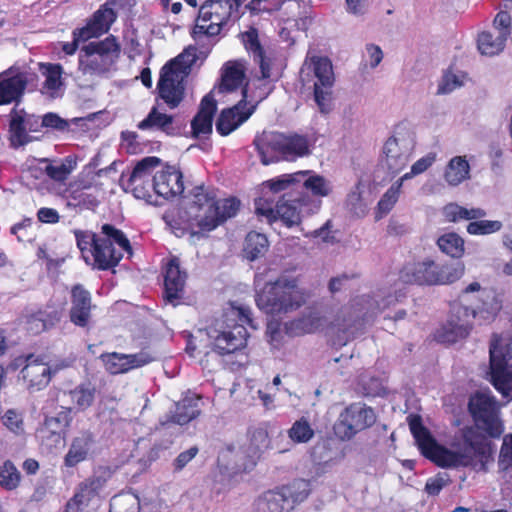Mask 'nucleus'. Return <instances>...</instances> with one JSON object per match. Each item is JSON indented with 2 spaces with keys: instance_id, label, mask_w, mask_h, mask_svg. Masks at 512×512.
I'll return each instance as SVG.
<instances>
[{
  "instance_id": "obj_1",
  "label": "nucleus",
  "mask_w": 512,
  "mask_h": 512,
  "mask_svg": "<svg viewBox=\"0 0 512 512\" xmlns=\"http://www.w3.org/2000/svg\"><path fill=\"white\" fill-rule=\"evenodd\" d=\"M476 427H464L453 437L450 448L439 445L429 430L422 425L419 416L409 417V427L421 453L443 468L471 467L486 471L492 461L493 444L479 430L492 438L504 432L499 418V408L490 391H478L470 397L468 404Z\"/></svg>"
},
{
  "instance_id": "obj_2",
  "label": "nucleus",
  "mask_w": 512,
  "mask_h": 512,
  "mask_svg": "<svg viewBox=\"0 0 512 512\" xmlns=\"http://www.w3.org/2000/svg\"><path fill=\"white\" fill-rule=\"evenodd\" d=\"M239 207L236 198L218 199L214 190L196 186L191 191L188 213L200 231L211 232L234 217Z\"/></svg>"
},
{
  "instance_id": "obj_3",
  "label": "nucleus",
  "mask_w": 512,
  "mask_h": 512,
  "mask_svg": "<svg viewBox=\"0 0 512 512\" xmlns=\"http://www.w3.org/2000/svg\"><path fill=\"white\" fill-rule=\"evenodd\" d=\"M250 309L242 306H231L223 315L206 329V336L212 349L218 354H230L245 347L247 330L245 324L250 325Z\"/></svg>"
},
{
  "instance_id": "obj_4",
  "label": "nucleus",
  "mask_w": 512,
  "mask_h": 512,
  "mask_svg": "<svg viewBox=\"0 0 512 512\" xmlns=\"http://www.w3.org/2000/svg\"><path fill=\"white\" fill-rule=\"evenodd\" d=\"M303 86L313 88V98L318 111L327 115L334 108L333 86L335 82L331 61L327 57L307 53L299 72Z\"/></svg>"
},
{
  "instance_id": "obj_5",
  "label": "nucleus",
  "mask_w": 512,
  "mask_h": 512,
  "mask_svg": "<svg viewBox=\"0 0 512 512\" xmlns=\"http://www.w3.org/2000/svg\"><path fill=\"white\" fill-rule=\"evenodd\" d=\"M306 298L307 294L299 287L298 279L283 274L274 282L265 284L256 295V304L267 314L279 315L298 309Z\"/></svg>"
},
{
  "instance_id": "obj_6",
  "label": "nucleus",
  "mask_w": 512,
  "mask_h": 512,
  "mask_svg": "<svg viewBox=\"0 0 512 512\" xmlns=\"http://www.w3.org/2000/svg\"><path fill=\"white\" fill-rule=\"evenodd\" d=\"M254 145L264 165L279 159L295 161L311 153L309 138L297 133L263 132L256 136Z\"/></svg>"
},
{
  "instance_id": "obj_7",
  "label": "nucleus",
  "mask_w": 512,
  "mask_h": 512,
  "mask_svg": "<svg viewBox=\"0 0 512 512\" xmlns=\"http://www.w3.org/2000/svg\"><path fill=\"white\" fill-rule=\"evenodd\" d=\"M196 60L197 48L190 45L161 69L157 89L161 99L170 108H176L183 100L185 79Z\"/></svg>"
},
{
  "instance_id": "obj_8",
  "label": "nucleus",
  "mask_w": 512,
  "mask_h": 512,
  "mask_svg": "<svg viewBox=\"0 0 512 512\" xmlns=\"http://www.w3.org/2000/svg\"><path fill=\"white\" fill-rule=\"evenodd\" d=\"M102 237L90 255L93 268L108 270L118 265L124 252L131 254V245L125 234L111 224L101 228Z\"/></svg>"
},
{
  "instance_id": "obj_9",
  "label": "nucleus",
  "mask_w": 512,
  "mask_h": 512,
  "mask_svg": "<svg viewBox=\"0 0 512 512\" xmlns=\"http://www.w3.org/2000/svg\"><path fill=\"white\" fill-rule=\"evenodd\" d=\"M310 483L304 479L294 480L292 483L278 490L267 491L254 502L255 512H292L310 494Z\"/></svg>"
},
{
  "instance_id": "obj_10",
  "label": "nucleus",
  "mask_w": 512,
  "mask_h": 512,
  "mask_svg": "<svg viewBox=\"0 0 512 512\" xmlns=\"http://www.w3.org/2000/svg\"><path fill=\"white\" fill-rule=\"evenodd\" d=\"M491 382L503 397L512 398V347L508 337L493 335L490 343Z\"/></svg>"
},
{
  "instance_id": "obj_11",
  "label": "nucleus",
  "mask_w": 512,
  "mask_h": 512,
  "mask_svg": "<svg viewBox=\"0 0 512 512\" xmlns=\"http://www.w3.org/2000/svg\"><path fill=\"white\" fill-rule=\"evenodd\" d=\"M415 134L405 124L395 127L383 146V166L391 175L400 173L409 163L415 148Z\"/></svg>"
},
{
  "instance_id": "obj_12",
  "label": "nucleus",
  "mask_w": 512,
  "mask_h": 512,
  "mask_svg": "<svg viewBox=\"0 0 512 512\" xmlns=\"http://www.w3.org/2000/svg\"><path fill=\"white\" fill-rule=\"evenodd\" d=\"M119 54V46L110 36L85 45L79 55V68L84 74H103L112 67Z\"/></svg>"
},
{
  "instance_id": "obj_13",
  "label": "nucleus",
  "mask_w": 512,
  "mask_h": 512,
  "mask_svg": "<svg viewBox=\"0 0 512 512\" xmlns=\"http://www.w3.org/2000/svg\"><path fill=\"white\" fill-rule=\"evenodd\" d=\"M376 419V414L371 407L361 402L352 403L339 414L333 425V431L338 439L348 441L359 432L373 426Z\"/></svg>"
},
{
  "instance_id": "obj_14",
  "label": "nucleus",
  "mask_w": 512,
  "mask_h": 512,
  "mask_svg": "<svg viewBox=\"0 0 512 512\" xmlns=\"http://www.w3.org/2000/svg\"><path fill=\"white\" fill-rule=\"evenodd\" d=\"M108 477V472L98 471L80 483L74 496L67 502L64 512H95Z\"/></svg>"
},
{
  "instance_id": "obj_15",
  "label": "nucleus",
  "mask_w": 512,
  "mask_h": 512,
  "mask_svg": "<svg viewBox=\"0 0 512 512\" xmlns=\"http://www.w3.org/2000/svg\"><path fill=\"white\" fill-rule=\"evenodd\" d=\"M263 92H260L257 96L258 99L255 104H250L246 101L247 89L242 90L243 98L233 107L222 110L217 121L216 131L222 135L227 136L242 125L248 118L253 114L256 109V105L264 100L273 90L271 85H264Z\"/></svg>"
},
{
  "instance_id": "obj_16",
  "label": "nucleus",
  "mask_w": 512,
  "mask_h": 512,
  "mask_svg": "<svg viewBox=\"0 0 512 512\" xmlns=\"http://www.w3.org/2000/svg\"><path fill=\"white\" fill-rule=\"evenodd\" d=\"M24 364L21 369L22 379L27 382L30 389L41 390L46 387L53 374L68 367L66 361H61L54 365H48L47 363L35 358L33 355H29L25 359L18 358L12 364L14 369Z\"/></svg>"
},
{
  "instance_id": "obj_17",
  "label": "nucleus",
  "mask_w": 512,
  "mask_h": 512,
  "mask_svg": "<svg viewBox=\"0 0 512 512\" xmlns=\"http://www.w3.org/2000/svg\"><path fill=\"white\" fill-rule=\"evenodd\" d=\"M247 7L251 11H274L283 7L287 20H293L295 25L306 30L313 21L310 7L300 0H251Z\"/></svg>"
},
{
  "instance_id": "obj_18",
  "label": "nucleus",
  "mask_w": 512,
  "mask_h": 512,
  "mask_svg": "<svg viewBox=\"0 0 512 512\" xmlns=\"http://www.w3.org/2000/svg\"><path fill=\"white\" fill-rule=\"evenodd\" d=\"M35 74L26 67L12 66L0 74V105L17 101Z\"/></svg>"
},
{
  "instance_id": "obj_19",
  "label": "nucleus",
  "mask_w": 512,
  "mask_h": 512,
  "mask_svg": "<svg viewBox=\"0 0 512 512\" xmlns=\"http://www.w3.org/2000/svg\"><path fill=\"white\" fill-rule=\"evenodd\" d=\"M473 314L470 307L457 305L447 322L437 331L436 339L441 343H455L468 336L472 328Z\"/></svg>"
},
{
  "instance_id": "obj_20",
  "label": "nucleus",
  "mask_w": 512,
  "mask_h": 512,
  "mask_svg": "<svg viewBox=\"0 0 512 512\" xmlns=\"http://www.w3.org/2000/svg\"><path fill=\"white\" fill-rule=\"evenodd\" d=\"M159 164L160 159L158 157L149 156L139 161L131 171L127 187L132 190L137 199L150 197V187H152L150 177Z\"/></svg>"
},
{
  "instance_id": "obj_21",
  "label": "nucleus",
  "mask_w": 512,
  "mask_h": 512,
  "mask_svg": "<svg viewBox=\"0 0 512 512\" xmlns=\"http://www.w3.org/2000/svg\"><path fill=\"white\" fill-rule=\"evenodd\" d=\"M228 22L229 20L222 19L218 15H211V17L206 15L203 17L202 8H200L191 36L196 44L207 47L209 51L216 43L213 38L220 34Z\"/></svg>"
},
{
  "instance_id": "obj_22",
  "label": "nucleus",
  "mask_w": 512,
  "mask_h": 512,
  "mask_svg": "<svg viewBox=\"0 0 512 512\" xmlns=\"http://www.w3.org/2000/svg\"><path fill=\"white\" fill-rule=\"evenodd\" d=\"M101 359L109 373L120 374L147 365L154 361L155 357L147 351H140L135 354H103Z\"/></svg>"
},
{
  "instance_id": "obj_23",
  "label": "nucleus",
  "mask_w": 512,
  "mask_h": 512,
  "mask_svg": "<svg viewBox=\"0 0 512 512\" xmlns=\"http://www.w3.org/2000/svg\"><path fill=\"white\" fill-rule=\"evenodd\" d=\"M397 301L398 296L396 295H388L386 297H382L381 300L371 299L369 297L361 299V303H357V306L360 307L357 309L358 314L356 319L353 321V324L346 325L345 329L348 334L353 336L355 331L360 330L362 326L371 321L377 313L388 308Z\"/></svg>"
},
{
  "instance_id": "obj_24",
  "label": "nucleus",
  "mask_w": 512,
  "mask_h": 512,
  "mask_svg": "<svg viewBox=\"0 0 512 512\" xmlns=\"http://www.w3.org/2000/svg\"><path fill=\"white\" fill-rule=\"evenodd\" d=\"M152 188L165 199L174 198L184 191L183 175L175 167L168 166L153 176Z\"/></svg>"
},
{
  "instance_id": "obj_25",
  "label": "nucleus",
  "mask_w": 512,
  "mask_h": 512,
  "mask_svg": "<svg viewBox=\"0 0 512 512\" xmlns=\"http://www.w3.org/2000/svg\"><path fill=\"white\" fill-rule=\"evenodd\" d=\"M435 268L436 262L425 258L419 262L407 263L401 269L399 277L407 284L436 285Z\"/></svg>"
},
{
  "instance_id": "obj_26",
  "label": "nucleus",
  "mask_w": 512,
  "mask_h": 512,
  "mask_svg": "<svg viewBox=\"0 0 512 512\" xmlns=\"http://www.w3.org/2000/svg\"><path fill=\"white\" fill-rule=\"evenodd\" d=\"M91 294L82 285H75L71 290V308L69 317L78 327H87L91 319Z\"/></svg>"
},
{
  "instance_id": "obj_27",
  "label": "nucleus",
  "mask_w": 512,
  "mask_h": 512,
  "mask_svg": "<svg viewBox=\"0 0 512 512\" xmlns=\"http://www.w3.org/2000/svg\"><path fill=\"white\" fill-rule=\"evenodd\" d=\"M187 274L180 269V261L178 258H171L165 268V295L168 302L177 305L184 293V286Z\"/></svg>"
},
{
  "instance_id": "obj_28",
  "label": "nucleus",
  "mask_w": 512,
  "mask_h": 512,
  "mask_svg": "<svg viewBox=\"0 0 512 512\" xmlns=\"http://www.w3.org/2000/svg\"><path fill=\"white\" fill-rule=\"evenodd\" d=\"M116 20V13L107 4L101 5L100 8L94 12L88 23L78 29V37L80 39H91L99 37L108 32L112 23Z\"/></svg>"
},
{
  "instance_id": "obj_29",
  "label": "nucleus",
  "mask_w": 512,
  "mask_h": 512,
  "mask_svg": "<svg viewBox=\"0 0 512 512\" xmlns=\"http://www.w3.org/2000/svg\"><path fill=\"white\" fill-rule=\"evenodd\" d=\"M216 110V100L210 92L201 100L199 111L191 122L193 136L200 137L212 132V121Z\"/></svg>"
},
{
  "instance_id": "obj_30",
  "label": "nucleus",
  "mask_w": 512,
  "mask_h": 512,
  "mask_svg": "<svg viewBox=\"0 0 512 512\" xmlns=\"http://www.w3.org/2000/svg\"><path fill=\"white\" fill-rule=\"evenodd\" d=\"M71 410V407L65 408L56 416L46 417L43 425L37 431L38 437L42 441L45 439H51L52 443H59L62 439L61 434L71 422Z\"/></svg>"
},
{
  "instance_id": "obj_31",
  "label": "nucleus",
  "mask_w": 512,
  "mask_h": 512,
  "mask_svg": "<svg viewBox=\"0 0 512 512\" xmlns=\"http://www.w3.org/2000/svg\"><path fill=\"white\" fill-rule=\"evenodd\" d=\"M137 126L142 131H159L168 136L179 133V127L175 124L173 116L160 112L157 107H153Z\"/></svg>"
},
{
  "instance_id": "obj_32",
  "label": "nucleus",
  "mask_w": 512,
  "mask_h": 512,
  "mask_svg": "<svg viewBox=\"0 0 512 512\" xmlns=\"http://www.w3.org/2000/svg\"><path fill=\"white\" fill-rule=\"evenodd\" d=\"M297 183L309 191L315 197H327L333 191V185L330 180L312 170L296 172Z\"/></svg>"
},
{
  "instance_id": "obj_33",
  "label": "nucleus",
  "mask_w": 512,
  "mask_h": 512,
  "mask_svg": "<svg viewBox=\"0 0 512 512\" xmlns=\"http://www.w3.org/2000/svg\"><path fill=\"white\" fill-rule=\"evenodd\" d=\"M306 200V197L286 198V195L283 196L276 204L277 218H280L289 227L299 224Z\"/></svg>"
},
{
  "instance_id": "obj_34",
  "label": "nucleus",
  "mask_w": 512,
  "mask_h": 512,
  "mask_svg": "<svg viewBox=\"0 0 512 512\" xmlns=\"http://www.w3.org/2000/svg\"><path fill=\"white\" fill-rule=\"evenodd\" d=\"M481 304L476 308H470L474 319L479 318L484 322L492 321L502 308V300L492 289H483L480 297Z\"/></svg>"
},
{
  "instance_id": "obj_35",
  "label": "nucleus",
  "mask_w": 512,
  "mask_h": 512,
  "mask_svg": "<svg viewBox=\"0 0 512 512\" xmlns=\"http://www.w3.org/2000/svg\"><path fill=\"white\" fill-rule=\"evenodd\" d=\"M245 78V65L243 61H228L222 68L221 83L218 92H232L242 86Z\"/></svg>"
},
{
  "instance_id": "obj_36",
  "label": "nucleus",
  "mask_w": 512,
  "mask_h": 512,
  "mask_svg": "<svg viewBox=\"0 0 512 512\" xmlns=\"http://www.w3.org/2000/svg\"><path fill=\"white\" fill-rule=\"evenodd\" d=\"M23 317L26 329L33 334H39L59 321V315L56 311L49 312L43 309H27Z\"/></svg>"
},
{
  "instance_id": "obj_37",
  "label": "nucleus",
  "mask_w": 512,
  "mask_h": 512,
  "mask_svg": "<svg viewBox=\"0 0 512 512\" xmlns=\"http://www.w3.org/2000/svg\"><path fill=\"white\" fill-rule=\"evenodd\" d=\"M200 398L195 395L186 396L175 404V409L171 411L169 419L164 422L185 425L195 419L200 414Z\"/></svg>"
},
{
  "instance_id": "obj_38",
  "label": "nucleus",
  "mask_w": 512,
  "mask_h": 512,
  "mask_svg": "<svg viewBox=\"0 0 512 512\" xmlns=\"http://www.w3.org/2000/svg\"><path fill=\"white\" fill-rule=\"evenodd\" d=\"M93 436L89 432H83L75 437L64 457V464L67 467H75L85 461L93 445Z\"/></svg>"
},
{
  "instance_id": "obj_39",
  "label": "nucleus",
  "mask_w": 512,
  "mask_h": 512,
  "mask_svg": "<svg viewBox=\"0 0 512 512\" xmlns=\"http://www.w3.org/2000/svg\"><path fill=\"white\" fill-rule=\"evenodd\" d=\"M41 74L45 77L41 92L51 98L59 96L62 86L63 69L60 64L38 63Z\"/></svg>"
},
{
  "instance_id": "obj_40",
  "label": "nucleus",
  "mask_w": 512,
  "mask_h": 512,
  "mask_svg": "<svg viewBox=\"0 0 512 512\" xmlns=\"http://www.w3.org/2000/svg\"><path fill=\"white\" fill-rule=\"evenodd\" d=\"M443 178L452 187H456L470 178V165L464 156H454L447 163Z\"/></svg>"
},
{
  "instance_id": "obj_41",
  "label": "nucleus",
  "mask_w": 512,
  "mask_h": 512,
  "mask_svg": "<svg viewBox=\"0 0 512 512\" xmlns=\"http://www.w3.org/2000/svg\"><path fill=\"white\" fill-rule=\"evenodd\" d=\"M250 439V458L251 465H255L256 460L270 447V438L268 435L267 427L259 425L253 427L249 431Z\"/></svg>"
},
{
  "instance_id": "obj_42",
  "label": "nucleus",
  "mask_w": 512,
  "mask_h": 512,
  "mask_svg": "<svg viewBox=\"0 0 512 512\" xmlns=\"http://www.w3.org/2000/svg\"><path fill=\"white\" fill-rule=\"evenodd\" d=\"M437 246L442 253L455 259L461 258L465 252L464 239L455 232H447L439 236Z\"/></svg>"
},
{
  "instance_id": "obj_43",
  "label": "nucleus",
  "mask_w": 512,
  "mask_h": 512,
  "mask_svg": "<svg viewBox=\"0 0 512 512\" xmlns=\"http://www.w3.org/2000/svg\"><path fill=\"white\" fill-rule=\"evenodd\" d=\"M78 411H84L90 407L95 398V388L90 384H80L68 393L63 394Z\"/></svg>"
},
{
  "instance_id": "obj_44",
  "label": "nucleus",
  "mask_w": 512,
  "mask_h": 512,
  "mask_svg": "<svg viewBox=\"0 0 512 512\" xmlns=\"http://www.w3.org/2000/svg\"><path fill=\"white\" fill-rule=\"evenodd\" d=\"M443 215L446 220L450 222H457L460 220L481 219L486 216V211L481 208L467 209L457 203H449L444 206Z\"/></svg>"
},
{
  "instance_id": "obj_45",
  "label": "nucleus",
  "mask_w": 512,
  "mask_h": 512,
  "mask_svg": "<svg viewBox=\"0 0 512 512\" xmlns=\"http://www.w3.org/2000/svg\"><path fill=\"white\" fill-rule=\"evenodd\" d=\"M403 182V179L399 178L382 195L375 211L376 220H380L393 209L399 199Z\"/></svg>"
},
{
  "instance_id": "obj_46",
  "label": "nucleus",
  "mask_w": 512,
  "mask_h": 512,
  "mask_svg": "<svg viewBox=\"0 0 512 512\" xmlns=\"http://www.w3.org/2000/svg\"><path fill=\"white\" fill-rule=\"evenodd\" d=\"M465 273V266L463 263H436L435 278L436 285L451 284L459 280Z\"/></svg>"
},
{
  "instance_id": "obj_47",
  "label": "nucleus",
  "mask_w": 512,
  "mask_h": 512,
  "mask_svg": "<svg viewBox=\"0 0 512 512\" xmlns=\"http://www.w3.org/2000/svg\"><path fill=\"white\" fill-rule=\"evenodd\" d=\"M268 246V239L264 234L252 231L246 236L244 252L247 259L253 261L264 255L268 250Z\"/></svg>"
},
{
  "instance_id": "obj_48",
  "label": "nucleus",
  "mask_w": 512,
  "mask_h": 512,
  "mask_svg": "<svg viewBox=\"0 0 512 512\" xmlns=\"http://www.w3.org/2000/svg\"><path fill=\"white\" fill-rule=\"evenodd\" d=\"M505 42L504 36L494 35L491 32H482L478 36V49L483 55L493 56L504 49Z\"/></svg>"
},
{
  "instance_id": "obj_49",
  "label": "nucleus",
  "mask_w": 512,
  "mask_h": 512,
  "mask_svg": "<svg viewBox=\"0 0 512 512\" xmlns=\"http://www.w3.org/2000/svg\"><path fill=\"white\" fill-rule=\"evenodd\" d=\"M465 74L461 71L446 70L437 86L438 95H447L464 86Z\"/></svg>"
},
{
  "instance_id": "obj_50",
  "label": "nucleus",
  "mask_w": 512,
  "mask_h": 512,
  "mask_svg": "<svg viewBox=\"0 0 512 512\" xmlns=\"http://www.w3.org/2000/svg\"><path fill=\"white\" fill-rule=\"evenodd\" d=\"M74 235L78 248L82 253V257L86 263H90V255L92 250L98 244V240L101 239V235H97L91 231L75 230Z\"/></svg>"
},
{
  "instance_id": "obj_51",
  "label": "nucleus",
  "mask_w": 512,
  "mask_h": 512,
  "mask_svg": "<svg viewBox=\"0 0 512 512\" xmlns=\"http://www.w3.org/2000/svg\"><path fill=\"white\" fill-rule=\"evenodd\" d=\"M10 141L13 147H20L29 142V136L21 113L14 111L10 121Z\"/></svg>"
},
{
  "instance_id": "obj_52",
  "label": "nucleus",
  "mask_w": 512,
  "mask_h": 512,
  "mask_svg": "<svg viewBox=\"0 0 512 512\" xmlns=\"http://www.w3.org/2000/svg\"><path fill=\"white\" fill-rule=\"evenodd\" d=\"M203 17L206 15L211 17V15H218L222 19H238L239 16L231 10V6H227L224 3H221L220 0H206L201 6Z\"/></svg>"
},
{
  "instance_id": "obj_53",
  "label": "nucleus",
  "mask_w": 512,
  "mask_h": 512,
  "mask_svg": "<svg viewBox=\"0 0 512 512\" xmlns=\"http://www.w3.org/2000/svg\"><path fill=\"white\" fill-rule=\"evenodd\" d=\"M289 438L296 443H306L314 436V431L309 422L302 418L293 423L288 430Z\"/></svg>"
},
{
  "instance_id": "obj_54",
  "label": "nucleus",
  "mask_w": 512,
  "mask_h": 512,
  "mask_svg": "<svg viewBox=\"0 0 512 512\" xmlns=\"http://www.w3.org/2000/svg\"><path fill=\"white\" fill-rule=\"evenodd\" d=\"M502 223L497 220H476L467 225V232L471 235H488L498 232Z\"/></svg>"
},
{
  "instance_id": "obj_55",
  "label": "nucleus",
  "mask_w": 512,
  "mask_h": 512,
  "mask_svg": "<svg viewBox=\"0 0 512 512\" xmlns=\"http://www.w3.org/2000/svg\"><path fill=\"white\" fill-rule=\"evenodd\" d=\"M20 480L19 472L11 461H5L0 468V485L6 489L15 488Z\"/></svg>"
},
{
  "instance_id": "obj_56",
  "label": "nucleus",
  "mask_w": 512,
  "mask_h": 512,
  "mask_svg": "<svg viewBox=\"0 0 512 512\" xmlns=\"http://www.w3.org/2000/svg\"><path fill=\"white\" fill-rule=\"evenodd\" d=\"M436 161V153L430 152L423 156L422 158L418 159L412 166L411 171L408 173H405L401 179L403 181L411 178L412 176L419 175L423 172H425L429 167L433 165V163Z\"/></svg>"
},
{
  "instance_id": "obj_57",
  "label": "nucleus",
  "mask_w": 512,
  "mask_h": 512,
  "mask_svg": "<svg viewBox=\"0 0 512 512\" xmlns=\"http://www.w3.org/2000/svg\"><path fill=\"white\" fill-rule=\"evenodd\" d=\"M451 482L450 476L446 472H441L427 480L425 491L432 496L438 495L440 491Z\"/></svg>"
},
{
  "instance_id": "obj_58",
  "label": "nucleus",
  "mask_w": 512,
  "mask_h": 512,
  "mask_svg": "<svg viewBox=\"0 0 512 512\" xmlns=\"http://www.w3.org/2000/svg\"><path fill=\"white\" fill-rule=\"evenodd\" d=\"M292 184H298L296 173L284 174L278 178L265 182L264 185L267 186L270 191L277 193L286 190Z\"/></svg>"
},
{
  "instance_id": "obj_59",
  "label": "nucleus",
  "mask_w": 512,
  "mask_h": 512,
  "mask_svg": "<svg viewBox=\"0 0 512 512\" xmlns=\"http://www.w3.org/2000/svg\"><path fill=\"white\" fill-rule=\"evenodd\" d=\"M347 205L358 217H362L368 212V205L362 200L358 187L349 193L347 197Z\"/></svg>"
},
{
  "instance_id": "obj_60",
  "label": "nucleus",
  "mask_w": 512,
  "mask_h": 512,
  "mask_svg": "<svg viewBox=\"0 0 512 512\" xmlns=\"http://www.w3.org/2000/svg\"><path fill=\"white\" fill-rule=\"evenodd\" d=\"M242 41L246 50L254 56L263 53L262 47L258 40V32L255 28H251L242 34Z\"/></svg>"
},
{
  "instance_id": "obj_61",
  "label": "nucleus",
  "mask_w": 512,
  "mask_h": 512,
  "mask_svg": "<svg viewBox=\"0 0 512 512\" xmlns=\"http://www.w3.org/2000/svg\"><path fill=\"white\" fill-rule=\"evenodd\" d=\"M511 17L506 11L499 12L494 19V30L499 36H504L507 40L511 33Z\"/></svg>"
},
{
  "instance_id": "obj_62",
  "label": "nucleus",
  "mask_w": 512,
  "mask_h": 512,
  "mask_svg": "<svg viewBox=\"0 0 512 512\" xmlns=\"http://www.w3.org/2000/svg\"><path fill=\"white\" fill-rule=\"evenodd\" d=\"M255 212L260 217H265L269 223L277 219L276 206L264 198L255 201Z\"/></svg>"
},
{
  "instance_id": "obj_63",
  "label": "nucleus",
  "mask_w": 512,
  "mask_h": 512,
  "mask_svg": "<svg viewBox=\"0 0 512 512\" xmlns=\"http://www.w3.org/2000/svg\"><path fill=\"white\" fill-rule=\"evenodd\" d=\"M384 54L380 46L373 43L366 44L363 59L374 69L383 60Z\"/></svg>"
},
{
  "instance_id": "obj_64",
  "label": "nucleus",
  "mask_w": 512,
  "mask_h": 512,
  "mask_svg": "<svg viewBox=\"0 0 512 512\" xmlns=\"http://www.w3.org/2000/svg\"><path fill=\"white\" fill-rule=\"evenodd\" d=\"M41 125L46 128H52L58 131H66L69 128L67 120L61 118L56 113H47L41 119Z\"/></svg>"
}]
</instances>
